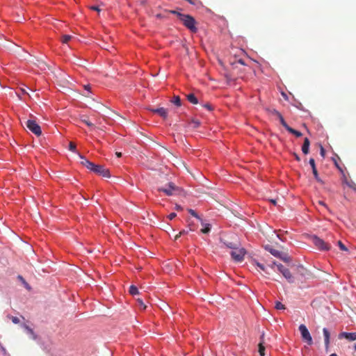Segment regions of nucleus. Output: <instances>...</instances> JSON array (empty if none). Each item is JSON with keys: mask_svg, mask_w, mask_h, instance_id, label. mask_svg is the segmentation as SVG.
<instances>
[{"mask_svg": "<svg viewBox=\"0 0 356 356\" xmlns=\"http://www.w3.org/2000/svg\"><path fill=\"white\" fill-rule=\"evenodd\" d=\"M116 155L118 157H120L122 156V154L120 152H116Z\"/></svg>", "mask_w": 356, "mask_h": 356, "instance_id": "50", "label": "nucleus"}, {"mask_svg": "<svg viewBox=\"0 0 356 356\" xmlns=\"http://www.w3.org/2000/svg\"><path fill=\"white\" fill-rule=\"evenodd\" d=\"M224 244L226 247L232 249L234 250L236 249V248L238 246L236 243H232V242H224Z\"/></svg>", "mask_w": 356, "mask_h": 356, "instance_id": "21", "label": "nucleus"}, {"mask_svg": "<svg viewBox=\"0 0 356 356\" xmlns=\"http://www.w3.org/2000/svg\"><path fill=\"white\" fill-rule=\"evenodd\" d=\"M232 259L236 262H241L244 259L246 251L243 248H238L237 246L236 249L231 252Z\"/></svg>", "mask_w": 356, "mask_h": 356, "instance_id": "2", "label": "nucleus"}, {"mask_svg": "<svg viewBox=\"0 0 356 356\" xmlns=\"http://www.w3.org/2000/svg\"><path fill=\"white\" fill-rule=\"evenodd\" d=\"M24 327L25 328V330H26V332L29 334H33V330L31 327H29L28 325H24Z\"/></svg>", "mask_w": 356, "mask_h": 356, "instance_id": "33", "label": "nucleus"}, {"mask_svg": "<svg viewBox=\"0 0 356 356\" xmlns=\"http://www.w3.org/2000/svg\"><path fill=\"white\" fill-rule=\"evenodd\" d=\"M137 302H138V305L140 307V309H145L146 306H145V305L144 304L143 301L141 299H138L137 300Z\"/></svg>", "mask_w": 356, "mask_h": 356, "instance_id": "27", "label": "nucleus"}, {"mask_svg": "<svg viewBox=\"0 0 356 356\" xmlns=\"http://www.w3.org/2000/svg\"><path fill=\"white\" fill-rule=\"evenodd\" d=\"M338 244H339V246L340 248V249L343 251H347L348 249L346 248V247L341 242V241H338Z\"/></svg>", "mask_w": 356, "mask_h": 356, "instance_id": "35", "label": "nucleus"}, {"mask_svg": "<svg viewBox=\"0 0 356 356\" xmlns=\"http://www.w3.org/2000/svg\"><path fill=\"white\" fill-rule=\"evenodd\" d=\"M177 216V214L175 213H171L170 214H169L168 216V218L170 220H172V219H174L175 217Z\"/></svg>", "mask_w": 356, "mask_h": 356, "instance_id": "38", "label": "nucleus"}, {"mask_svg": "<svg viewBox=\"0 0 356 356\" xmlns=\"http://www.w3.org/2000/svg\"><path fill=\"white\" fill-rule=\"evenodd\" d=\"M82 122H84L87 126L88 127H93V124L92 122H90V121H88V120H86V119H83L82 120Z\"/></svg>", "mask_w": 356, "mask_h": 356, "instance_id": "36", "label": "nucleus"}, {"mask_svg": "<svg viewBox=\"0 0 356 356\" xmlns=\"http://www.w3.org/2000/svg\"><path fill=\"white\" fill-rule=\"evenodd\" d=\"M259 353L260 356L265 355V347L263 346L262 342H260L259 344Z\"/></svg>", "mask_w": 356, "mask_h": 356, "instance_id": "23", "label": "nucleus"}, {"mask_svg": "<svg viewBox=\"0 0 356 356\" xmlns=\"http://www.w3.org/2000/svg\"><path fill=\"white\" fill-rule=\"evenodd\" d=\"M330 356H337V354H335V353H332V354H331Z\"/></svg>", "mask_w": 356, "mask_h": 356, "instance_id": "57", "label": "nucleus"}, {"mask_svg": "<svg viewBox=\"0 0 356 356\" xmlns=\"http://www.w3.org/2000/svg\"><path fill=\"white\" fill-rule=\"evenodd\" d=\"M299 331L302 339L305 341L308 345H312L313 343V340L307 327L303 324L300 325L299 326Z\"/></svg>", "mask_w": 356, "mask_h": 356, "instance_id": "3", "label": "nucleus"}, {"mask_svg": "<svg viewBox=\"0 0 356 356\" xmlns=\"http://www.w3.org/2000/svg\"><path fill=\"white\" fill-rule=\"evenodd\" d=\"M26 127L36 136H40L42 134L40 127L35 120H29L26 122Z\"/></svg>", "mask_w": 356, "mask_h": 356, "instance_id": "4", "label": "nucleus"}, {"mask_svg": "<svg viewBox=\"0 0 356 356\" xmlns=\"http://www.w3.org/2000/svg\"><path fill=\"white\" fill-rule=\"evenodd\" d=\"M12 321H13L14 323L17 324V323H19V319L17 317L13 316V317H12Z\"/></svg>", "mask_w": 356, "mask_h": 356, "instance_id": "39", "label": "nucleus"}, {"mask_svg": "<svg viewBox=\"0 0 356 356\" xmlns=\"http://www.w3.org/2000/svg\"><path fill=\"white\" fill-rule=\"evenodd\" d=\"M69 149L73 152H76V145L72 142L70 143Z\"/></svg>", "mask_w": 356, "mask_h": 356, "instance_id": "29", "label": "nucleus"}, {"mask_svg": "<svg viewBox=\"0 0 356 356\" xmlns=\"http://www.w3.org/2000/svg\"><path fill=\"white\" fill-rule=\"evenodd\" d=\"M170 13L174 15H176L178 17H179V15H183L182 13L177 11V10H170Z\"/></svg>", "mask_w": 356, "mask_h": 356, "instance_id": "40", "label": "nucleus"}, {"mask_svg": "<svg viewBox=\"0 0 356 356\" xmlns=\"http://www.w3.org/2000/svg\"><path fill=\"white\" fill-rule=\"evenodd\" d=\"M323 336H324L325 345L326 348H327L329 346V344H330V333L327 328H323Z\"/></svg>", "mask_w": 356, "mask_h": 356, "instance_id": "12", "label": "nucleus"}, {"mask_svg": "<svg viewBox=\"0 0 356 356\" xmlns=\"http://www.w3.org/2000/svg\"><path fill=\"white\" fill-rule=\"evenodd\" d=\"M309 164L312 168V172H313V175L316 179V180L318 181V182H320V183H322V180L320 179V177H318V171L316 170V165H315V161L314 159H309Z\"/></svg>", "mask_w": 356, "mask_h": 356, "instance_id": "9", "label": "nucleus"}, {"mask_svg": "<svg viewBox=\"0 0 356 356\" xmlns=\"http://www.w3.org/2000/svg\"><path fill=\"white\" fill-rule=\"evenodd\" d=\"M140 1H141V3H142V4L145 3L146 0H140Z\"/></svg>", "mask_w": 356, "mask_h": 356, "instance_id": "55", "label": "nucleus"}, {"mask_svg": "<svg viewBox=\"0 0 356 356\" xmlns=\"http://www.w3.org/2000/svg\"><path fill=\"white\" fill-rule=\"evenodd\" d=\"M282 275L286 279V280L289 283H293L295 282V278L290 272V270L287 268L286 270L283 272Z\"/></svg>", "mask_w": 356, "mask_h": 356, "instance_id": "11", "label": "nucleus"}, {"mask_svg": "<svg viewBox=\"0 0 356 356\" xmlns=\"http://www.w3.org/2000/svg\"><path fill=\"white\" fill-rule=\"evenodd\" d=\"M92 171L99 175H102L104 177H110V173L108 170L104 168V166L102 165H95Z\"/></svg>", "mask_w": 356, "mask_h": 356, "instance_id": "6", "label": "nucleus"}, {"mask_svg": "<svg viewBox=\"0 0 356 356\" xmlns=\"http://www.w3.org/2000/svg\"><path fill=\"white\" fill-rule=\"evenodd\" d=\"M296 159L298 161H299V160H300V158H299V156H298V155H296Z\"/></svg>", "mask_w": 356, "mask_h": 356, "instance_id": "56", "label": "nucleus"}, {"mask_svg": "<svg viewBox=\"0 0 356 356\" xmlns=\"http://www.w3.org/2000/svg\"><path fill=\"white\" fill-rule=\"evenodd\" d=\"M287 131L289 133L295 135L296 137H300L302 136V133L301 132H300V131H298L297 130H295L294 129H293V128H291L290 127L287 128Z\"/></svg>", "mask_w": 356, "mask_h": 356, "instance_id": "19", "label": "nucleus"}, {"mask_svg": "<svg viewBox=\"0 0 356 356\" xmlns=\"http://www.w3.org/2000/svg\"><path fill=\"white\" fill-rule=\"evenodd\" d=\"M354 349H355V350H356V343L354 346Z\"/></svg>", "mask_w": 356, "mask_h": 356, "instance_id": "58", "label": "nucleus"}, {"mask_svg": "<svg viewBox=\"0 0 356 356\" xmlns=\"http://www.w3.org/2000/svg\"><path fill=\"white\" fill-rule=\"evenodd\" d=\"M172 102L177 106H181V99L178 96L175 97Z\"/></svg>", "mask_w": 356, "mask_h": 356, "instance_id": "25", "label": "nucleus"}, {"mask_svg": "<svg viewBox=\"0 0 356 356\" xmlns=\"http://www.w3.org/2000/svg\"><path fill=\"white\" fill-rule=\"evenodd\" d=\"M91 9H92V10H97V11H98V12L100 10H99V8L97 6H92V7H91Z\"/></svg>", "mask_w": 356, "mask_h": 356, "instance_id": "43", "label": "nucleus"}, {"mask_svg": "<svg viewBox=\"0 0 356 356\" xmlns=\"http://www.w3.org/2000/svg\"><path fill=\"white\" fill-rule=\"evenodd\" d=\"M175 209H176L177 210H181V206H179V205H178V204H176V206H175Z\"/></svg>", "mask_w": 356, "mask_h": 356, "instance_id": "47", "label": "nucleus"}, {"mask_svg": "<svg viewBox=\"0 0 356 356\" xmlns=\"http://www.w3.org/2000/svg\"><path fill=\"white\" fill-rule=\"evenodd\" d=\"M274 266H277V270L281 273L282 274H283V272H284L285 270H286V268H285L282 264H277L276 262H273L272 264V266L271 267L273 268Z\"/></svg>", "mask_w": 356, "mask_h": 356, "instance_id": "16", "label": "nucleus"}, {"mask_svg": "<svg viewBox=\"0 0 356 356\" xmlns=\"http://www.w3.org/2000/svg\"><path fill=\"white\" fill-rule=\"evenodd\" d=\"M0 350L2 352L3 355L10 356V355L7 353L6 348L1 343H0Z\"/></svg>", "mask_w": 356, "mask_h": 356, "instance_id": "32", "label": "nucleus"}, {"mask_svg": "<svg viewBox=\"0 0 356 356\" xmlns=\"http://www.w3.org/2000/svg\"><path fill=\"white\" fill-rule=\"evenodd\" d=\"M129 293L132 296L138 295L139 293L138 289L136 286L132 285L129 288Z\"/></svg>", "mask_w": 356, "mask_h": 356, "instance_id": "20", "label": "nucleus"}, {"mask_svg": "<svg viewBox=\"0 0 356 356\" xmlns=\"http://www.w3.org/2000/svg\"><path fill=\"white\" fill-rule=\"evenodd\" d=\"M343 183L346 184L348 187L351 188L356 191V184L352 180L348 181L347 179H344Z\"/></svg>", "mask_w": 356, "mask_h": 356, "instance_id": "17", "label": "nucleus"}, {"mask_svg": "<svg viewBox=\"0 0 356 356\" xmlns=\"http://www.w3.org/2000/svg\"><path fill=\"white\" fill-rule=\"evenodd\" d=\"M181 236V235H179V233L177 235H176L175 240H177L179 238V237H180Z\"/></svg>", "mask_w": 356, "mask_h": 356, "instance_id": "52", "label": "nucleus"}, {"mask_svg": "<svg viewBox=\"0 0 356 356\" xmlns=\"http://www.w3.org/2000/svg\"><path fill=\"white\" fill-rule=\"evenodd\" d=\"M179 19L193 33L197 31V28L195 27V20L193 17L188 15H179Z\"/></svg>", "mask_w": 356, "mask_h": 356, "instance_id": "1", "label": "nucleus"}, {"mask_svg": "<svg viewBox=\"0 0 356 356\" xmlns=\"http://www.w3.org/2000/svg\"><path fill=\"white\" fill-rule=\"evenodd\" d=\"M310 142L307 138H305L304 140V143L302 146V151L305 154H307L309 153Z\"/></svg>", "mask_w": 356, "mask_h": 356, "instance_id": "14", "label": "nucleus"}, {"mask_svg": "<svg viewBox=\"0 0 356 356\" xmlns=\"http://www.w3.org/2000/svg\"><path fill=\"white\" fill-rule=\"evenodd\" d=\"M275 308L277 309H285L284 305L282 304L280 302H276Z\"/></svg>", "mask_w": 356, "mask_h": 356, "instance_id": "30", "label": "nucleus"}, {"mask_svg": "<svg viewBox=\"0 0 356 356\" xmlns=\"http://www.w3.org/2000/svg\"><path fill=\"white\" fill-rule=\"evenodd\" d=\"M176 190H177V188L172 182L169 183L166 187H162L158 189L159 191L163 192L168 196L172 195L174 194V191Z\"/></svg>", "mask_w": 356, "mask_h": 356, "instance_id": "7", "label": "nucleus"}, {"mask_svg": "<svg viewBox=\"0 0 356 356\" xmlns=\"http://www.w3.org/2000/svg\"><path fill=\"white\" fill-rule=\"evenodd\" d=\"M79 157L82 159L81 161V164L84 166H86L88 169H90V170H92L94 166H95V163L89 161L88 160H87L85 157H83L82 155H81L80 154H79Z\"/></svg>", "mask_w": 356, "mask_h": 356, "instance_id": "10", "label": "nucleus"}, {"mask_svg": "<svg viewBox=\"0 0 356 356\" xmlns=\"http://www.w3.org/2000/svg\"><path fill=\"white\" fill-rule=\"evenodd\" d=\"M152 111L159 114L160 116H161L163 118H167L168 112H167V110L165 108H156V109H152Z\"/></svg>", "mask_w": 356, "mask_h": 356, "instance_id": "13", "label": "nucleus"}, {"mask_svg": "<svg viewBox=\"0 0 356 356\" xmlns=\"http://www.w3.org/2000/svg\"><path fill=\"white\" fill-rule=\"evenodd\" d=\"M205 107H207L209 110L211 109V106L209 105H205Z\"/></svg>", "mask_w": 356, "mask_h": 356, "instance_id": "53", "label": "nucleus"}, {"mask_svg": "<svg viewBox=\"0 0 356 356\" xmlns=\"http://www.w3.org/2000/svg\"><path fill=\"white\" fill-rule=\"evenodd\" d=\"M203 228L201 229V232L204 234H208L211 230V225L208 223H204V222L200 219Z\"/></svg>", "mask_w": 356, "mask_h": 356, "instance_id": "15", "label": "nucleus"}, {"mask_svg": "<svg viewBox=\"0 0 356 356\" xmlns=\"http://www.w3.org/2000/svg\"><path fill=\"white\" fill-rule=\"evenodd\" d=\"M318 204H321V205H322V206L325 207V204L323 202H322V201H319V202H318Z\"/></svg>", "mask_w": 356, "mask_h": 356, "instance_id": "49", "label": "nucleus"}, {"mask_svg": "<svg viewBox=\"0 0 356 356\" xmlns=\"http://www.w3.org/2000/svg\"><path fill=\"white\" fill-rule=\"evenodd\" d=\"M30 337L33 339H36L37 338V336L35 335V334L33 332V334H30Z\"/></svg>", "mask_w": 356, "mask_h": 356, "instance_id": "46", "label": "nucleus"}, {"mask_svg": "<svg viewBox=\"0 0 356 356\" xmlns=\"http://www.w3.org/2000/svg\"><path fill=\"white\" fill-rule=\"evenodd\" d=\"M85 89L88 92H90V86L89 85H87V86H85Z\"/></svg>", "mask_w": 356, "mask_h": 356, "instance_id": "45", "label": "nucleus"}, {"mask_svg": "<svg viewBox=\"0 0 356 356\" xmlns=\"http://www.w3.org/2000/svg\"><path fill=\"white\" fill-rule=\"evenodd\" d=\"M343 338H345L350 341H355V340H356V333L355 332L349 333V332H341L339 334V339H343Z\"/></svg>", "mask_w": 356, "mask_h": 356, "instance_id": "8", "label": "nucleus"}, {"mask_svg": "<svg viewBox=\"0 0 356 356\" xmlns=\"http://www.w3.org/2000/svg\"><path fill=\"white\" fill-rule=\"evenodd\" d=\"M188 212L191 216L200 220V216L197 215V213L194 210L190 209H188Z\"/></svg>", "mask_w": 356, "mask_h": 356, "instance_id": "31", "label": "nucleus"}, {"mask_svg": "<svg viewBox=\"0 0 356 356\" xmlns=\"http://www.w3.org/2000/svg\"><path fill=\"white\" fill-rule=\"evenodd\" d=\"M188 233V231H186V230H182L179 232V235H184V234H186Z\"/></svg>", "mask_w": 356, "mask_h": 356, "instance_id": "44", "label": "nucleus"}, {"mask_svg": "<svg viewBox=\"0 0 356 356\" xmlns=\"http://www.w3.org/2000/svg\"><path fill=\"white\" fill-rule=\"evenodd\" d=\"M257 266H258L261 270H262L263 271H264V272L267 273V272H266V268H265L264 265H263V264H260V263H258V262H257Z\"/></svg>", "mask_w": 356, "mask_h": 356, "instance_id": "37", "label": "nucleus"}, {"mask_svg": "<svg viewBox=\"0 0 356 356\" xmlns=\"http://www.w3.org/2000/svg\"><path fill=\"white\" fill-rule=\"evenodd\" d=\"M321 155L323 157H324V156H325V150H324V149H323V147L322 146L321 147Z\"/></svg>", "mask_w": 356, "mask_h": 356, "instance_id": "41", "label": "nucleus"}, {"mask_svg": "<svg viewBox=\"0 0 356 356\" xmlns=\"http://www.w3.org/2000/svg\"><path fill=\"white\" fill-rule=\"evenodd\" d=\"M21 90H22V94H27V95H29L25 89L22 88Z\"/></svg>", "mask_w": 356, "mask_h": 356, "instance_id": "48", "label": "nucleus"}, {"mask_svg": "<svg viewBox=\"0 0 356 356\" xmlns=\"http://www.w3.org/2000/svg\"><path fill=\"white\" fill-rule=\"evenodd\" d=\"M280 258L285 262H288L289 261V258L283 253L281 254V257Z\"/></svg>", "mask_w": 356, "mask_h": 356, "instance_id": "34", "label": "nucleus"}, {"mask_svg": "<svg viewBox=\"0 0 356 356\" xmlns=\"http://www.w3.org/2000/svg\"><path fill=\"white\" fill-rule=\"evenodd\" d=\"M269 252L275 257H281V254L282 252H280V251L277 250H275V249H272L270 248L269 250Z\"/></svg>", "mask_w": 356, "mask_h": 356, "instance_id": "22", "label": "nucleus"}, {"mask_svg": "<svg viewBox=\"0 0 356 356\" xmlns=\"http://www.w3.org/2000/svg\"><path fill=\"white\" fill-rule=\"evenodd\" d=\"M270 202L274 204L275 205L276 204V201L275 200H270Z\"/></svg>", "mask_w": 356, "mask_h": 356, "instance_id": "51", "label": "nucleus"}, {"mask_svg": "<svg viewBox=\"0 0 356 356\" xmlns=\"http://www.w3.org/2000/svg\"><path fill=\"white\" fill-rule=\"evenodd\" d=\"M277 118H279L282 125L287 130V128L289 127V126L286 124L282 115L280 114Z\"/></svg>", "mask_w": 356, "mask_h": 356, "instance_id": "24", "label": "nucleus"}, {"mask_svg": "<svg viewBox=\"0 0 356 356\" xmlns=\"http://www.w3.org/2000/svg\"><path fill=\"white\" fill-rule=\"evenodd\" d=\"M72 38L71 35H65L62 37L61 41L63 43H67L68 41H70Z\"/></svg>", "mask_w": 356, "mask_h": 356, "instance_id": "26", "label": "nucleus"}, {"mask_svg": "<svg viewBox=\"0 0 356 356\" xmlns=\"http://www.w3.org/2000/svg\"><path fill=\"white\" fill-rule=\"evenodd\" d=\"M187 99L193 104H197L198 103L197 97L193 94H188L187 95Z\"/></svg>", "mask_w": 356, "mask_h": 356, "instance_id": "18", "label": "nucleus"}, {"mask_svg": "<svg viewBox=\"0 0 356 356\" xmlns=\"http://www.w3.org/2000/svg\"><path fill=\"white\" fill-rule=\"evenodd\" d=\"M312 242L321 250H327L330 248L329 245L323 240L316 236L312 237Z\"/></svg>", "mask_w": 356, "mask_h": 356, "instance_id": "5", "label": "nucleus"}, {"mask_svg": "<svg viewBox=\"0 0 356 356\" xmlns=\"http://www.w3.org/2000/svg\"><path fill=\"white\" fill-rule=\"evenodd\" d=\"M193 123L194 124V127H197L200 125V122L197 121H193Z\"/></svg>", "mask_w": 356, "mask_h": 356, "instance_id": "42", "label": "nucleus"}, {"mask_svg": "<svg viewBox=\"0 0 356 356\" xmlns=\"http://www.w3.org/2000/svg\"><path fill=\"white\" fill-rule=\"evenodd\" d=\"M268 112L270 114L274 115L277 117H278L281 114L278 111H277L275 109H268Z\"/></svg>", "mask_w": 356, "mask_h": 356, "instance_id": "28", "label": "nucleus"}, {"mask_svg": "<svg viewBox=\"0 0 356 356\" xmlns=\"http://www.w3.org/2000/svg\"><path fill=\"white\" fill-rule=\"evenodd\" d=\"M187 1H188L191 4H193L194 3L193 2V0H186Z\"/></svg>", "mask_w": 356, "mask_h": 356, "instance_id": "54", "label": "nucleus"}]
</instances>
